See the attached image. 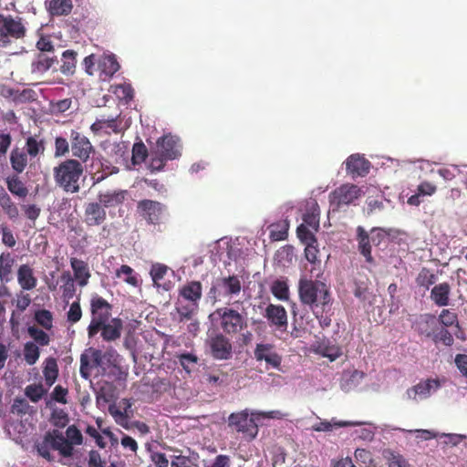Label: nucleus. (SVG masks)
<instances>
[{
  "instance_id": "1",
  "label": "nucleus",
  "mask_w": 467,
  "mask_h": 467,
  "mask_svg": "<svg viewBox=\"0 0 467 467\" xmlns=\"http://www.w3.org/2000/svg\"><path fill=\"white\" fill-rule=\"evenodd\" d=\"M64 435L58 430L48 431L45 433L42 441L36 444L37 453L49 462L55 461L50 450L58 451L63 458H72L77 445H82L84 441L81 431L76 425H69Z\"/></svg>"
},
{
  "instance_id": "2",
  "label": "nucleus",
  "mask_w": 467,
  "mask_h": 467,
  "mask_svg": "<svg viewBox=\"0 0 467 467\" xmlns=\"http://www.w3.org/2000/svg\"><path fill=\"white\" fill-rule=\"evenodd\" d=\"M316 280L303 276L298 282V295L302 304L313 308H320L323 312L330 310L331 293L328 285L319 280L321 273H317Z\"/></svg>"
},
{
  "instance_id": "3",
  "label": "nucleus",
  "mask_w": 467,
  "mask_h": 467,
  "mask_svg": "<svg viewBox=\"0 0 467 467\" xmlns=\"http://www.w3.org/2000/svg\"><path fill=\"white\" fill-rule=\"evenodd\" d=\"M83 172L84 168L82 163L75 159H67L53 169V176L56 184L65 192L70 193L79 192V180Z\"/></svg>"
},
{
  "instance_id": "4",
  "label": "nucleus",
  "mask_w": 467,
  "mask_h": 467,
  "mask_svg": "<svg viewBox=\"0 0 467 467\" xmlns=\"http://www.w3.org/2000/svg\"><path fill=\"white\" fill-rule=\"evenodd\" d=\"M26 35V26L23 17L0 13V47H5Z\"/></svg>"
},
{
  "instance_id": "5",
  "label": "nucleus",
  "mask_w": 467,
  "mask_h": 467,
  "mask_svg": "<svg viewBox=\"0 0 467 467\" xmlns=\"http://www.w3.org/2000/svg\"><path fill=\"white\" fill-rule=\"evenodd\" d=\"M112 306L103 297L95 295L90 300L91 321L88 327V337H95L101 328V325L108 322L111 316Z\"/></svg>"
},
{
  "instance_id": "6",
  "label": "nucleus",
  "mask_w": 467,
  "mask_h": 467,
  "mask_svg": "<svg viewBox=\"0 0 467 467\" xmlns=\"http://www.w3.org/2000/svg\"><path fill=\"white\" fill-rule=\"evenodd\" d=\"M213 315L219 317L220 327L225 335L234 336L247 327L245 316L234 308L221 307Z\"/></svg>"
},
{
  "instance_id": "7",
  "label": "nucleus",
  "mask_w": 467,
  "mask_h": 467,
  "mask_svg": "<svg viewBox=\"0 0 467 467\" xmlns=\"http://www.w3.org/2000/svg\"><path fill=\"white\" fill-rule=\"evenodd\" d=\"M362 195V190L355 184L345 183L329 193L332 210L338 211L341 207L354 203Z\"/></svg>"
},
{
  "instance_id": "8",
  "label": "nucleus",
  "mask_w": 467,
  "mask_h": 467,
  "mask_svg": "<svg viewBox=\"0 0 467 467\" xmlns=\"http://www.w3.org/2000/svg\"><path fill=\"white\" fill-rule=\"evenodd\" d=\"M137 213L148 224L158 225L163 222L167 207L160 202L143 199L137 203Z\"/></svg>"
},
{
  "instance_id": "9",
  "label": "nucleus",
  "mask_w": 467,
  "mask_h": 467,
  "mask_svg": "<svg viewBox=\"0 0 467 467\" xmlns=\"http://www.w3.org/2000/svg\"><path fill=\"white\" fill-rule=\"evenodd\" d=\"M69 140L72 156L81 163L87 162L91 154L95 152V148L89 139L76 130H71Z\"/></svg>"
},
{
  "instance_id": "10",
  "label": "nucleus",
  "mask_w": 467,
  "mask_h": 467,
  "mask_svg": "<svg viewBox=\"0 0 467 467\" xmlns=\"http://www.w3.org/2000/svg\"><path fill=\"white\" fill-rule=\"evenodd\" d=\"M228 425L237 432H242L254 439L258 432V427L253 418L246 411L232 413L228 417Z\"/></svg>"
},
{
  "instance_id": "11",
  "label": "nucleus",
  "mask_w": 467,
  "mask_h": 467,
  "mask_svg": "<svg viewBox=\"0 0 467 467\" xmlns=\"http://www.w3.org/2000/svg\"><path fill=\"white\" fill-rule=\"evenodd\" d=\"M213 358L226 360L232 357L233 346L230 339L223 333H216L207 340Z\"/></svg>"
},
{
  "instance_id": "12",
  "label": "nucleus",
  "mask_w": 467,
  "mask_h": 467,
  "mask_svg": "<svg viewBox=\"0 0 467 467\" xmlns=\"http://www.w3.org/2000/svg\"><path fill=\"white\" fill-rule=\"evenodd\" d=\"M242 289L241 280L237 275H229L216 280L215 285L209 292L210 296L216 300V293L220 292L224 296L232 297L240 294Z\"/></svg>"
},
{
  "instance_id": "13",
  "label": "nucleus",
  "mask_w": 467,
  "mask_h": 467,
  "mask_svg": "<svg viewBox=\"0 0 467 467\" xmlns=\"http://www.w3.org/2000/svg\"><path fill=\"white\" fill-rule=\"evenodd\" d=\"M157 151L164 158L172 161L181 156L182 145L180 139L171 134L159 138L156 142Z\"/></svg>"
},
{
  "instance_id": "14",
  "label": "nucleus",
  "mask_w": 467,
  "mask_h": 467,
  "mask_svg": "<svg viewBox=\"0 0 467 467\" xmlns=\"http://www.w3.org/2000/svg\"><path fill=\"white\" fill-rule=\"evenodd\" d=\"M254 354L257 361H265L266 363V368L280 369L282 357L274 350V345L269 343L257 344Z\"/></svg>"
},
{
  "instance_id": "15",
  "label": "nucleus",
  "mask_w": 467,
  "mask_h": 467,
  "mask_svg": "<svg viewBox=\"0 0 467 467\" xmlns=\"http://www.w3.org/2000/svg\"><path fill=\"white\" fill-rule=\"evenodd\" d=\"M264 317L267 319L270 327L277 331L285 332L288 326L287 313L281 305L269 304L265 311Z\"/></svg>"
},
{
  "instance_id": "16",
  "label": "nucleus",
  "mask_w": 467,
  "mask_h": 467,
  "mask_svg": "<svg viewBox=\"0 0 467 467\" xmlns=\"http://www.w3.org/2000/svg\"><path fill=\"white\" fill-rule=\"evenodd\" d=\"M106 220V210L99 202H90L85 205L84 223L88 226L101 225Z\"/></svg>"
},
{
  "instance_id": "17",
  "label": "nucleus",
  "mask_w": 467,
  "mask_h": 467,
  "mask_svg": "<svg viewBox=\"0 0 467 467\" xmlns=\"http://www.w3.org/2000/svg\"><path fill=\"white\" fill-rule=\"evenodd\" d=\"M370 170V162L359 154H352L346 161L347 173L355 177H364Z\"/></svg>"
},
{
  "instance_id": "18",
  "label": "nucleus",
  "mask_w": 467,
  "mask_h": 467,
  "mask_svg": "<svg viewBox=\"0 0 467 467\" xmlns=\"http://www.w3.org/2000/svg\"><path fill=\"white\" fill-rule=\"evenodd\" d=\"M441 387L438 379H427L420 381L417 385L407 389L406 394L408 399L416 400L417 397L420 399L428 398L432 391L437 390Z\"/></svg>"
},
{
  "instance_id": "19",
  "label": "nucleus",
  "mask_w": 467,
  "mask_h": 467,
  "mask_svg": "<svg viewBox=\"0 0 467 467\" xmlns=\"http://www.w3.org/2000/svg\"><path fill=\"white\" fill-rule=\"evenodd\" d=\"M128 192L126 190H107L98 194L99 202L106 208H115L121 205L126 200Z\"/></svg>"
},
{
  "instance_id": "20",
  "label": "nucleus",
  "mask_w": 467,
  "mask_h": 467,
  "mask_svg": "<svg viewBox=\"0 0 467 467\" xmlns=\"http://www.w3.org/2000/svg\"><path fill=\"white\" fill-rule=\"evenodd\" d=\"M123 322L120 318H112L109 322L101 325V337L105 341H115L121 336Z\"/></svg>"
},
{
  "instance_id": "21",
  "label": "nucleus",
  "mask_w": 467,
  "mask_h": 467,
  "mask_svg": "<svg viewBox=\"0 0 467 467\" xmlns=\"http://www.w3.org/2000/svg\"><path fill=\"white\" fill-rule=\"evenodd\" d=\"M70 265L74 273V278L79 286H86L91 276L88 264L76 257L70 258Z\"/></svg>"
},
{
  "instance_id": "22",
  "label": "nucleus",
  "mask_w": 467,
  "mask_h": 467,
  "mask_svg": "<svg viewBox=\"0 0 467 467\" xmlns=\"http://www.w3.org/2000/svg\"><path fill=\"white\" fill-rule=\"evenodd\" d=\"M451 285L447 282L435 285L431 290V299L438 306H447L450 304Z\"/></svg>"
},
{
  "instance_id": "23",
  "label": "nucleus",
  "mask_w": 467,
  "mask_h": 467,
  "mask_svg": "<svg viewBox=\"0 0 467 467\" xmlns=\"http://www.w3.org/2000/svg\"><path fill=\"white\" fill-rule=\"evenodd\" d=\"M17 282L23 290H32L36 286L37 279L29 265H21L17 270Z\"/></svg>"
},
{
  "instance_id": "24",
  "label": "nucleus",
  "mask_w": 467,
  "mask_h": 467,
  "mask_svg": "<svg viewBox=\"0 0 467 467\" xmlns=\"http://www.w3.org/2000/svg\"><path fill=\"white\" fill-rule=\"evenodd\" d=\"M179 295L187 301L198 304L202 295V286L201 282H188L180 289Z\"/></svg>"
},
{
  "instance_id": "25",
  "label": "nucleus",
  "mask_w": 467,
  "mask_h": 467,
  "mask_svg": "<svg viewBox=\"0 0 467 467\" xmlns=\"http://www.w3.org/2000/svg\"><path fill=\"white\" fill-rule=\"evenodd\" d=\"M0 207L4 213L12 221H15L19 216V210L17 205L12 201L10 195L5 189L0 185Z\"/></svg>"
},
{
  "instance_id": "26",
  "label": "nucleus",
  "mask_w": 467,
  "mask_h": 467,
  "mask_svg": "<svg viewBox=\"0 0 467 467\" xmlns=\"http://www.w3.org/2000/svg\"><path fill=\"white\" fill-rule=\"evenodd\" d=\"M357 240L359 253L365 257L367 263L373 264L369 235L362 226L357 228Z\"/></svg>"
},
{
  "instance_id": "27",
  "label": "nucleus",
  "mask_w": 467,
  "mask_h": 467,
  "mask_svg": "<svg viewBox=\"0 0 467 467\" xmlns=\"http://www.w3.org/2000/svg\"><path fill=\"white\" fill-rule=\"evenodd\" d=\"M46 6L53 16H67L73 8L71 0H47Z\"/></svg>"
},
{
  "instance_id": "28",
  "label": "nucleus",
  "mask_w": 467,
  "mask_h": 467,
  "mask_svg": "<svg viewBox=\"0 0 467 467\" xmlns=\"http://www.w3.org/2000/svg\"><path fill=\"white\" fill-rule=\"evenodd\" d=\"M15 265V258L9 252L0 254V281L6 284L12 280V271Z\"/></svg>"
},
{
  "instance_id": "29",
  "label": "nucleus",
  "mask_w": 467,
  "mask_h": 467,
  "mask_svg": "<svg viewBox=\"0 0 467 467\" xmlns=\"http://www.w3.org/2000/svg\"><path fill=\"white\" fill-rule=\"evenodd\" d=\"M28 157L29 156L24 149H20L18 147L14 148L10 153V163L12 169L16 173H22L27 166Z\"/></svg>"
},
{
  "instance_id": "30",
  "label": "nucleus",
  "mask_w": 467,
  "mask_h": 467,
  "mask_svg": "<svg viewBox=\"0 0 467 467\" xmlns=\"http://www.w3.org/2000/svg\"><path fill=\"white\" fill-rule=\"evenodd\" d=\"M420 333L431 337L435 344L442 343L446 347H451L454 343L452 334L446 327H441L437 332L421 329Z\"/></svg>"
},
{
  "instance_id": "31",
  "label": "nucleus",
  "mask_w": 467,
  "mask_h": 467,
  "mask_svg": "<svg viewBox=\"0 0 467 467\" xmlns=\"http://www.w3.org/2000/svg\"><path fill=\"white\" fill-rule=\"evenodd\" d=\"M77 52L67 49L62 53L60 72L66 76H71L76 71Z\"/></svg>"
},
{
  "instance_id": "32",
  "label": "nucleus",
  "mask_w": 467,
  "mask_h": 467,
  "mask_svg": "<svg viewBox=\"0 0 467 467\" xmlns=\"http://www.w3.org/2000/svg\"><path fill=\"white\" fill-rule=\"evenodd\" d=\"M43 375L46 384L51 387L58 377V366L57 359L53 357L46 358L43 368Z\"/></svg>"
},
{
  "instance_id": "33",
  "label": "nucleus",
  "mask_w": 467,
  "mask_h": 467,
  "mask_svg": "<svg viewBox=\"0 0 467 467\" xmlns=\"http://www.w3.org/2000/svg\"><path fill=\"white\" fill-rule=\"evenodd\" d=\"M8 191L19 198H26L28 194V189L17 175H12L6 179Z\"/></svg>"
},
{
  "instance_id": "34",
  "label": "nucleus",
  "mask_w": 467,
  "mask_h": 467,
  "mask_svg": "<svg viewBox=\"0 0 467 467\" xmlns=\"http://www.w3.org/2000/svg\"><path fill=\"white\" fill-rule=\"evenodd\" d=\"M26 152L31 159H35L39 154H44L46 146L44 140H38L36 137L29 136L26 140Z\"/></svg>"
},
{
  "instance_id": "35",
  "label": "nucleus",
  "mask_w": 467,
  "mask_h": 467,
  "mask_svg": "<svg viewBox=\"0 0 467 467\" xmlns=\"http://www.w3.org/2000/svg\"><path fill=\"white\" fill-rule=\"evenodd\" d=\"M318 254L319 250L317 248V243H309L308 244H306L305 248V256L306 259L312 264L314 266L310 270V273L312 275H314V272L317 270V267L318 268V273H321L320 265H321V260L318 259Z\"/></svg>"
},
{
  "instance_id": "36",
  "label": "nucleus",
  "mask_w": 467,
  "mask_h": 467,
  "mask_svg": "<svg viewBox=\"0 0 467 467\" xmlns=\"http://www.w3.org/2000/svg\"><path fill=\"white\" fill-rule=\"evenodd\" d=\"M27 334L33 339L32 342L36 343L37 346L46 347L48 346L51 341L50 336L35 325L27 327Z\"/></svg>"
},
{
  "instance_id": "37",
  "label": "nucleus",
  "mask_w": 467,
  "mask_h": 467,
  "mask_svg": "<svg viewBox=\"0 0 467 467\" xmlns=\"http://www.w3.org/2000/svg\"><path fill=\"white\" fill-rule=\"evenodd\" d=\"M123 275L125 276L123 281L128 285L133 287L140 285L139 276L130 265H122L120 268L116 271L117 277L121 278Z\"/></svg>"
},
{
  "instance_id": "38",
  "label": "nucleus",
  "mask_w": 467,
  "mask_h": 467,
  "mask_svg": "<svg viewBox=\"0 0 467 467\" xmlns=\"http://www.w3.org/2000/svg\"><path fill=\"white\" fill-rule=\"evenodd\" d=\"M23 355L27 365H35L40 357L39 347L32 341H27L24 345Z\"/></svg>"
},
{
  "instance_id": "39",
  "label": "nucleus",
  "mask_w": 467,
  "mask_h": 467,
  "mask_svg": "<svg viewBox=\"0 0 467 467\" xmlns=\"http://www.w3.org/2000/svg\"><path fill=\"white\" fill-rule=\"evenodd\" d=\"M57 60L55 57H49L46 54H39L33 62L32 67L34 72L44 73L51 68Z\"/></svg>"
},
{
  "instance_id": "40",
  "label": "nucleus",
  "mask_w": 467,
  "mask_h": 467,
  "mask_svg": "<svg viewBox=\"0 0 467 467\" xmlns=\"http://www.w3.org/2000/svg\"><path fill=\"white\" fill-rule=\"evenodd\" d=\"M112 88H113V93L116 95V97L119 100L124 101L126 104L133 99L134 89L130 84H128V83L118 84V85L113 86Z\"/></svg>"
},
{
  "instance_id": "41",
  "label": "nucleus",
  "mask_w": 467,
  "mask_h": 467,
  "mask_svg": "<svg viewBox=\"0 0 467 467\" xmlns=\"http://www.w3.org/2000/svg\"><path fill=\"white\" fill-rule=\"evenodd\" d=\"M34 319L42 328L51 330L53 328V314L47 309H39L35 312Z\"/></svg>"
},
{
  "instance_id": "42",
  "label": "nucleus",
  "mask_w": 467,
  "mask_h": 467,
  "mask_svg": "<svg viewBox=\"0 0 467 467\" xmlns=\"http://www.w3.org/2000/svg\"><path fill=\"white\" fill-rule=\"evenodd\" d=\"M436 275L431 272V269L423 267L416 277V283L419 286L429 289L431 285L436 282Z\"/></svg>"
},
{
  "instance_id": "43",
  "label": "nucleus",
  "mask_w": 467,
  "mask_h": 467,
  "mask_svg": "<svg viewBox=\"0 0 467 467\" xmlns=\"http://www.w3.org/2000/svg\"><path fill=\"white\" fill-rule=\"evenodd\" d=\"M319 215L320 211L317 203L316 202L312 209L304 214L303 224H305L306 227H311L315 231H317L319 228Z\"/></svg>"
},
{
  "instance_id": "44",
  "label": "nucleus",
  "mask_w": 467,
  "mask_h": 467,
  "mask_svg": "<svg viewBox=\"0 0 467 467\" xmlns=\"http://www.w3.org/2000/svg\"><path fill=\"white\" fill-rule=\"evenodd\" d=\"M438 321L443 326V327H450L455 326L460 328L458 316L455 312L451 309H442L439 315Z\"/></svg>"
},
{
  "instance_id": "45",
  "label": "nucleus",
  "mask_w": 467,
  "mask_h": 467,
  "mask_svg": "<svg viewBox=\"0 0 467 467\" xmlns=\"http://www.w3.org/2000/svg\"><path fill=\"white\" fill-rule=\"evenodd\" d=\"M177 312L180 316V319L183 320H189L192 317L193 314L198 309V304L188 302L186 304H183L182 302L179 301L176 306Z\"/></svg>"
},
{
  "instance_id": "46",
  "label": "nucleus",
  "mask_w": 467,
  "mask_h": 467,
  "mask_svg": "<svg viewBox=\"0 0 467 467\" xmlns=\"http://www.w3.org/2000/svg\"><path fill=\"white\" fill-rule=\"evenodd\" d=\"M47 389L41 384H31L26 386L25 394L33 402L39 401L46 394Z\"/></svg>"
},
{
  "instance_id": "47",
  "label": "nucleus",
  "mask_w": 467,
  "mask_h": 467,
  "mask_svg": "<svg viewBox=\"0 0 467 467\" xmlns=\"http://www.w3.org/2000/svg\"><path fill=\"white\" fill-rule=\"evenodd\" d=\"M70 150V140L68 141L66 138L61 136L55 138L54 156L56 158L64 157L68 154Z\"/></svg>"
},
{
  "instance_id": "48",
  "label": "nucleus",
  "mask_w": 467,
  "mask_h": 467,
  "mask_svg": "<svg viewBox=\"0 0 467 467\" xmlns=\"http://www.w3.org/2000/svg\"><path fill=\"white\" fill-rule=\"evenodd\" d=\"M168 272V266L162 264H154L150 269V276L152 278L154 285L161 286V281L164 278Z\"/></svg>"
},
{
  "instance_id": "49",
  "label": "nucleus",
  "mask_w": 467,
  "mask_h": 467,
  "mask_svg": "<svg viewBox=\"0 0 467 467\" xmlns=\"http://www.w3.org/2000/svg\"><path fill=\"white\" fill-rule=\"evenodd\" d=\"M101 67L105 75L109 77L113 76L119 69V64L113 55L105 57L101 63Z\"/></svg>"
},
{
  "instance_id": "50",
  "label": "nucleus",
  "mask_w": 467,
  "mask_h": 467,
  "mask_svg": "<svg viewBox=\"0 0 467 467\" xmlns=\"http://www.w3.org/2000/svg\"><path fill=\"white\" fill-rule=\"evenodd\" d=\"M385 458L389 461V467H410L405 458L390 450L385 451Z\"/></svg>"
},
{
  "instance_id": "51",
  "label": "nucleus",
  "mask_w": 467,
  "mask_h": 467,
  "mask_svg": "<svg viewBox=\"0 0 467 467\" xmlns=\"http://www.w3.org/2000/svg\"><path fill=\"white\" fill-rule=\"evenodd\" d=\"M195 458L185 456L182 454H175L171 457V467H194L195 460L198 457L197 453Z\"/></svg>"
},
{
  "instance_id": "52",
  "label": "nucleus",
  "mask_w": 467,
  "mask_h": 467,
  "mask_svg": "<svg viewBox=\"0 0 467 467\" xmlns=\"http://www.w3.org/2000/svg\"><path fill=\"white\" fill-rule=\"evenodd\" d=\"M148 156V150L143 142H137L132 147V161L135 164L145 161Z\"/></svg>"
},
{
  "instance_id": "53",
  "label": "nucleus",
  "mask_w": 467,
  "mask_h": 467,
  "mask_svg": "<svg viewBox=\"0 0 467 467\" xmlns=\"http://www.w3.org/2000/svg\"><path fill=\"white\" fill-rule=\"evenodd\" d=\"M68 420V415L61 409L54 410L51 413L50 421L57 428H64Z\"/></svg>"
},
{
  "instance_id": "54",
  "label": "nucleus",
  "mask_w": 467,
  "mask_h": 467,
  "mask_svg": "<svg viewBox=\"0 0 467 467\" xmlns=\"http://www.w3.org/2000/svg\"><path fill=\"white\" fill-rule=\"evenodd\" d=\"M271 291L272 294L280 300H286L288 298V286L284 281H275L272 285Z\"/></svg>"
},
{
  "instance_id": "55",
  "label": "nucleus",
  "mask_w": 467,
  "mask_h": 467,
  "mask_svg": "<svg viewBox=\"0 0 467 467\" xmlns=\"http://www.w3.org/2000/svg\"><path fill=\"white\" fill-rule=\"evenodd\" d=\"M297 237L304 244L317 243L315 234L305 224H300L296 229Z\"/></svg>"
},
{
  "instance_id": "56",
  "label": "nucleus",
  "mask_w": 467,
  "mask_h": 467,
  "mask_svg": "<svg viewBox=\"0 0 467 467\" xmlns=\"http://www.w3.org/2000/svg\"><path fill=\"white\" fill-rule=\"evenodd\" d=\"M168 159L164 158V156H161L159 154L158 151L155 153H151L150 161L149 163V169L151 171H161L164 166Z\"/></svg>"
},
{
  "instance_id": "57",
  "label": "nucleus",
  "mask_w": 467,
  "mask_h": 467,
  "mask_svg": "<svg viewBox=\"0 0 467 467\" xmlns=\"http://www.w3.org/2000/svg\"><path fill=\"white\" fill-rule=\"evenodd\" d=\"M82 317V310L78 301L73 302L70 305L69 310L67 314V321L71 324L78 322Z\"/></svg>"
},
{
  "instance_id": "58",
  "label": "nucleus",
  "mask_w": 467,
  "mask_h": 467,
  "mask_svg": "<svg viewBox=\"0 0 467 467\" xmlns=\"http://www.w3.org/2000/svg\"><path fill=\"white\" fill-rule=\"evenodd\" d=\"M181 366L187 371H191V365H195L198 362L196 355L192 353H183L178 356Z\"/></svg>"
},
{
  "instance_id": "59",
  "label": "nucleus",
  "mask_w": 467,
  "mask_h": 467,
  "mask_svg": "<svg viewBox=\"0 0 467 467\" xmlns=\"http://www.w3.org/2000/svg\"><path fill=\"white\" fill-rule=\"evenodd\" d=\"M106 461L102 459L101 454L96 451H88V467H106Z\"/></svg>"
},
{
  "instance_id": "60",
  "label": "nucleus",
  "mask_w": 467,
  "mask_h": 467,
  "mask_svg": "<svg viewBox=\"0 0 467 467\" xmlns=\"http://www.w3.org/2000/svg\"><path fill=\"white\" fill-rule=\"evenodd\" d=\"M105 128L109 129L116 134L122 132L123 128L121 126L122 119L120 118V114L117 115L116 117L105 119Z\"/></svg>"
},
{
  "instance_id": "61",
  "label": "nucleus",
  "mask_w": 467,
  "mask_h": 467,
  "mask_svg": "<svg viewBox=\"0 0 467 467\" xmlns=\"http://www.w3.org/2000/svg\"><path fill=\"white\" fill-rule=\"evenodd\" d=\"M29 409L28 402L25 399H15L11 406V412L17 415L27 413Z\"/></svg>"
},
{
  "instance_id": "62",
  "label": "nucleus",
  "mask_w": 467,
  "mask_h": 467,
  "mask_svg": "<svg viewBox=\"0 0 467 467\" xmlns=\"http://www.w3.org/2000/svg\"><path fill=\"white\" fill-rule=\"evenodd\" d=\"M205 467H232V458L226 454H218Z\"/></svg>"
},
{
  "instance_id": "63",
  "label": "nucleus",
  "mask_w": 467,
  "mask_h": 467,
  "mask_svg": "<svg viewBox=\"0 0 467 467\" xmlns=\"http://www.w3.org/2000/svg\"><path fill=\"white\" fill-rule=\"evenodd\" d=\"M2 242L8 247H14L16 244V240L12 233V231L6 226L2 225Z\"/></svg>"
},
{
  "instance_id": "64",
  "label": "nucleus",
  "mask_w": 467,
  "mask_h": 467,
  "mask_svg": "<svg viewBox=\"0 0 467 467\" xmlns=\"http://www.w3.org/2000/svg\"><path fill=\"white\" fill-rule=\"evenodd\" d=\"M454 362L462 375L467 378V354H457Z\"/></svg>"
}]
</instances>
